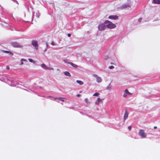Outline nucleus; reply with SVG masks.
Segmentation results:
<instances>
[{"label": "nucleus", "instance_id": "nucleus-1", "mask_svg": "<svg viewBox=\"0 0 160 160\" xmlns=\"http://www.w3.org/2000/svg\"><path fill=\"white\" fill-rule=\"evenodd\" d=\"M104 23L106 24L107 28L110 29L114 28L116 27V25L112 22H110L108 20H105L104 22Z\"/></svg>", "mask_w": 160, "mask_h": 160}, {"label": "nucleus", "instance_id": "nucleus-2", "mask_svg": "<svg viewBox=\"0 0 160 160\" xmlns=\"http://www.w3.org/2000/svg\"><path fill=\"white\" fill-rule=\"evenodd\" d=\"M138 134L142 138H145L146 137V134L143 129H140L138 132Z\"/></svg>", "mask_w": 160, "mask_h": 160}, {"label": "nucleus", "instance_id": "nucleus-3", "mask_svg": "<svg viewBox=\"0 0 160 160\" xmlns=\"http://www.w3.org/2000/svg\"><path fill=\"white\" fill-rule=\"evenodd\" d=\"M12 45L15 48H22L23 46L19 45V43L16 42H12L11 43Z\"/></svg>", "mask_w": 160, "mask_h": 160}, {"label": "nucleus", "instance_id": "nucleus-4", "mask_svg": "<svg viewBox=\"0 0 160 160\" xmlns=\"http://www.w3.org/2000/svg\"><path fill=\"white\" fill-rule=\"evenodd\" d=\"M32 45L35 48V49L37 50L38 48V44L37 41L33 40L32 42Z\"/></svg>", "mask_w": 160, "mask_h": 160}, {"label": "nucleus", "instance_id": "nucleus-5", "mask_svg": "<svg viewBox=\"0 0 160 160\" xmlns=\"http://www.w3.org/2000/svg\"><path fill=\"white\" fill-rule=\"evenodd\" d=\"M98 29L100 31H102L104 30L106 28L105 25L103 24L102 23L100 24L98 26Z\"/></svg>", "mask_w": 160, "mask_h": 160}, {"label": "nucleus", "instance_id": "nucleus-6", "mask_svg": "<svg viewBox=\"0 0 160 160\" xmlns=\"http://www.w3.org/2000/svg\"><path fill=\"white\" fill-rule=\"evenodd\" d=\"M93 76L96 78V80L98 82H100L102 81V80L101 78L100 77H98L97 75L95 74H93Z\"/></svg>", "mask_w": 160, "mask_h": 160}, {"label": "nucleus", "instance_id": "nucleus-7", "mask_svg": "<svg viewBox=\"0 0 160 160\" xmlns=\"http://www.w3.org/2000/svg\"><path fill=\"white\" fill-rule=\"evenodd\" d=\"M108 18L111 19L116 20L118 18V16L117 15H111L109 16Z\"/></svg>", "mask_w": 160, "mask_h": 160}, {"label": "nucleus", "instance_id": "nucleus-8", "mask_svg": "<svg viewBox=\"0 0 160 160\" xmlns=\"http://www.w3.org/2000/svg\"><path fill=\"white\" fill-rule=\"evenodd\" d=\"M128 112L127 111L126 109L125 110V112L124 114V116L123 117V119L125 120H126L128 118Z\"/></svg>", "mask_w": 160, "mask_h": 160}, {"label": "nucleus", "instance_id": "nucleus-9", "mask_svg": "<svg viewBox=\"0 0 160 160\" xmlns=\"http://www.w3.org/2000/svg\"><path fill=\"white\" fill-rule=\"evenodd\" d=\"M103 99H102L100 98H98L95 101V104L97 105H98L99 102H102Z\"/></svg>", "mask_w": 160, "mask_h": 160}, {"label": "nucleus", "instance_id": "nucleus-10", "mask_svg": "<svg viewBox=\"0 0 160 160\" xmlns=\"http://www.w3.org/2000/svg\"><path fill=\"white\" fill-rule=\"evenodd\" d=\"M3 52L6 53H8L9 55L11 56H12L13 55V52L10 51L4 50L3 51Z\"/></svg>", "mask_w": 160, "mask_h": 160}, {"label": "nucleus", "instance_id": "nucleus-11", "mask_svg": "<svg viewBox=\"0 0 160 160\" xmlns=\"http://www.w3.org/2000/svg\"><path fill=\"white\" fill-rule=\"evenodd\" d=\"M54 99H58V100H59L61 101H62V102H64V99H65V98H62V97H60V98H54Z\"/></svg>", "mask_w": 160, "mask_h": 160}, {"label": "nucleus", "instance_id": "nucleus-12", "mask_svg": "<svg viewBox=\"0 0 160 160\" xmlns=\"http://www.w3.org/2000/svg\"><path fill=\"white\" fill-rule=\"evenodd\" d=\"M153 2L154 3L157 4H160V0H153Z\"/></svg>", "mask_w": 160, "mask_h": 160}, {"label": "nucleus", "instance_id": "nucleus-13", "mask_svg": "<svg viewBox=\"0 0 160 160\" xmlns=\"http://www.w3.org/2000/svg\"><path fill=\"white\" fill-rule=\"evenodd\" d=\"M76 82L80 85H82L83 84V82L81 81L77 80H76Z\"/></svg>", "mask_w": 160, "mask_h": 160}, {"label": "nucleus", "instance_id": "nucleus-14", "mask_svg": "<svg viewBox=\"0 0 160 160\" xmlns=\"http://www.w3.org/2000/svg\"><path fill=\"white\" fill-rule=\"evenodd\" d=\"M68 63L70 64L71 65H72V66H73L75 68H77L78 67V66L75 64H74V63H72L71 62H68Z\"/></svg>", "mask_w": 160, "mask_h": 160}, {"label": "nucleus", "instance_id": "nucleus-15", "mask_svg": "<svg viewBox=\"0 0 160 160\" xmlns=\"http://www.w3.org/2000/svg\"><path fill=\"white\" fill-rule=\"evenodd\" d=\"M64 74L65 75L67 76H71V74L70 73L68 72V71H66V72H64Z\"/></svg>", "mask_w": 160, "mask_h": 160}, {"label": "nucleus", "instance_id": "nucleus-16", "mask_svg": "<svg viewBox=\"0 0 160 160\" xmlns=\"http://www.w3.org/2000/svg\"><path fill=\"white\" fill-rule=\"evenodd\" d=\"M41 67H42V68H44V69H46L48 68V67H46V66L44 64H43H43H42L41 65Z\"/></svg>", "mask_w": 160, "mask_h": 160}, {"label": "nucleus", "instance_id": "nucleus-17", "mask_svg": "<svg viewBox=\"0 0 160 160\" xmlns=\"http://www.w3.org/2000/svg\"><path fill=\"white\" fill-rule=\"evenodd\" d=\"M21 62L20 64V65H23V61H26V60L22 58L21 59Z\"/></svg>", "mask_w": 160, "mask_h": 160}, {"label": "nucleus", "instance_id": "nucleus-18", "mask_svg": "<svg viewBox=\"0 0 160 160\" xmlns=\"http://www.w3.org/2000/svg\"><path fill=\"white\" fill-rule=\"evenodd\" d=\"M125 92L126 94H128V95L131 94V93L128 92V90L127 89H126L125 90Z\"/></svg>", "mask_w": 160, "mask_h": 160}, {"label": "nucleus", "instance_id": "nucleus-19", "mask_svg": "<svg viewBox=\"0 0 160 160\" xmlns=\"http://www.w3.org/2000/svg\"><path fill=\"white\" fill-rule=\"evenodd\" d=\"M84 101L87 104H89L90 103L87 98L84 99Z\"/></svg>", "mask_w": 160, "mask_h": 160}, {"label": "nucleus", "instance_id": "nucleus-20", "mask_svg": "<svg viewBox=\"0 0 160 160\" xmlns=\"http://www.w3.org/2000/svg\"><path fill=\"white\" fill-rule=\"evenodd\" d=\"M28 60L30 62H33V63H35V61H34V60H33L31 58L28 59Z\"/></svg>", "mask_w": 160, "mask_h": 160}, {"label": "nucleus", "instance_id": "nucleus-21", "mask_svg": "<svg viewBox=\"0 0 160 160\" xmlns=\"http://www.w3.org/2000/svg\"><path fill=\"white\" fill-rule=\"evenodd\" d=\"M99 93L98 92H96L93 95V96H97L99 95Z\"/></svg>", "mask_w": 160, "mask_h": 160}, {"label": "nucleus", "instance_id": "nucleus-22", "mask_svg": "<svg viewBox=\"0 0 160 160\" xmlns=\"http://www.w3.org/2000/svg\"><path fill=\"white\" fill-rule=\"evenodd\" d=\"M114 68V67L113 66H111L109 67V68L110 69H113Z\"/></svg>", "mask_w": 160, "mask_h": 160}, {"label": "nucleus", "instance_id": "nucleus-23", "mask_svg": "<svg viewBox=\"0 0 160 160\" xmlns=\"http://www.w3.org/2000/svg\"><path fill=\"white\" fill-rule=\"evenodd\" d=\"M128 128L129 130V131L131 130L132 129V127L131 126H129L128 127Z\"/></svg>", "mask_w": 160, "mask_h": 160}, {"label": "nucleus", "instance_id": "nucleus-24", "mask_svg": "<svg viewBox=\"0 0 160 160\" xmlns=\"http://www.w3.org/2000/svg\"><path fill=\"white\" fill-rule=\"evenodd\" d=\"M125 6H123V7L124 8H127V7H129L130 6L129 5H125Z\"/></svg>", "mask_w": 160, "mask_h": 160}, {"label": "nucleus", "instance_id": "nucleus-25", "mask_svg": "<svg viewBox=\"0 0 160 160\" xmlns=\"http://www.w3.org/2000/svg\"><path fill=\"white\" fill-rule=\"evenodd\" d=\"M48 68L47 69H46V70H47V69H49V70H53V68H48Z\"/></svg>", "mask_w": 160, "mask_h": 160}, {"label": "nucleus", "instance_id": "nucleus-26", "mask_svg": "<svg viewBox=\"0 0 160 160\" xmlns=\"http://www.w3.org/2000/svg\"><path fill=\"white\" fill-rule=\"evenodd\" d=\"M51 44L53 46L55 45V44L54 43V42L52 41V42L51 43Z\"/></svg>", "mask_w": 160, "mask_h": 160}, {"label": "nucleus", "instance_id": "nucleus-27", "mask_svg": "<svg viewBox=\"0 0 160 160\" xmlns=\"http://www.w3.org/2000/svg\"><path fill=\"white\" fill-rule=\"evenodd\" d=\"M123 97H124L125 98V97H127V95H126L124 93V94H123Z\"/></svg>", "mask_w": 160, "mask_h": 160}, {"label": "nucleus", "instance_id": "nucleus-28", "mask_svg": "<svg viewBox=\"0 0 160 160\" xmlns=\"http://www.w3.org/2000/svg\"><path fill=\"white\" fill-rule=\"evenodd\" d=\"M6 69H8V70L9 69V66H7L6 67Z\"/></svg>", "mask_w": 160, "mask_h": 160}, {"label": "nucleus", "instance_id": "nucleus-29", "mask_svg": "<svg viewBox=\"0 0 160 160\" xmlns=\"http://www.w3.org/2000/svg\"><path fill=\"white\" fill-rule=\"evenodd\" d=\"M68 37H70L71 36V34H70V33H68Z\"/></svg>", "mask_w": 160, "mask_h": 160}, {"label": "nucleus", "instance_id": "nucleus-30", "mask_svg": "<svg viewBox=\"0 0 160 160\" xmlns=\"http://www.w3.org/2000/svg\"><path fill=\"white\" fill-rule=\"evenodd\" d=\"M46 47H48V43L47 42H46Z\"/></svg>", "mask_w": 160, "mask_h": 160}, {"label": "nucleus", "instance_id": "nucleus-31", "mask_svg": "<svg viewBox=\"0 0 160 160\" xmlns=\"http://www.w3.org/2000/svg\"><path fill=\"white\" fill-rule=\"evenodd\" d=\"M81 96V95L79 94H77V96L78 97H80Z\"/></svg>", "mask_w": 160, "mask_h": 160}, {"label": "nucleus", "instance_id": "nucleus-32", "mask_svg": "<svg viewBox=\"0 0 160 160\" xmlns=\"http://www.w3.org/2000/svg\"><path fill=\"white\" fill-rule=\"evenodd\" d=\"M157 128V127H156V126H154V128L155 129H156Z\"/></svg>", "mask_w": 160, "mask_h": 160}, {"label": "nucleus", "instance_id": "nucleus-33", "mask_svg": "<svg viewBox=\"0 0 160 160\" xmlns=\"http://www.w3.org/2000/svg\"><path fill=\"white\" fill-rule=\"evenodd\" d=\"M141 20V18H139V19H138V21L139 22H140Z\"/></svg>", "mask_w": 160, "mask_h": 160}, {"label": "nucleus", "instance_id": "nucleus-34", "mask_svg": "<svg viewBox=\"0 0 160 160\" xmlns=\"http://www.w3.org/2000/svg\"><path fill=\"white\" fill-rule=\"evenodd\" d=\"M82 92V91H80L79 92V93H81Z\"/></svg>", "mask_w": 160, "mask_h": 160}, {"label": "nucleus", "instance_id": "nucleus-35", "mask_svg": "<svg viewBox=\"0 0 160 160\" xmlns=\"http://www.w3.org/2000/svg\"><path fill=\"white\" fill-rule=\"evenodd\" d=\"M47 50V49H46L45 50V51H46Z\"/></svg>", "mask_w": 160, "mask_h": 160}, {"label": "nucleus", "instance_id": "nucleus-36", "mask_svg": "<svg viewBox=\"0 0 160 160\" xmlns=\"http://www.w3.org/2000/svg\"><path fill=\"white\" fill-rule=\"evenodd\" d=\"M111 64H113V63H111Z\"/></svg>", "mask_w": 160, "mask_h": 160}]
</instances>
